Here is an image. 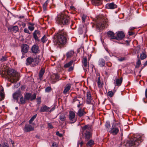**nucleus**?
<instances>
[{
  "mask_svg": "<svg viewBox=\"0 0 147 147\" xmlns=\"http://www.w3.org/2000/svg\"><path fill=\"white\" fill-rule=\"evenodd\" d=\"M3 77H7L9 81L11 83H14L19 80V74L13 69H5L2 73Z\"/></svg>",
  "mask_w": 147,
  "mask_h": 147,
  "instance_id": "f257e3e1",
  "label": "nucleus"
},
{
  "mask_svg": "<svg viewBox=\"0 0 147 147\" xmlns=\"http://www.w3.org/2000/svg\"><path fill=\"white\" fill-rule=\"evenodd\" d=\"M145 136L143 134L134 135L126 142V146L131 147L134 146H138L140 143L144 140Z\"/></svg>",
  "mask_w": 147,
  "mask_h": 147,
  "instance_id": "f03ea898",
  "label": "nucleus"
},
{
  "mask_svg": "<svg viewBox=\"0 0 147 147\" xmlns=\"http://www.w3.org/2000/svg\"><path fill=\"white\" fill-rule=\"evenodd\" d=\"M57 44L59 45L65 44L67 38V33L64 29L59 30L55 36Z\"/></svg>",
  "mask_w": 147,
  "mask_h": 147,
  "instance_id": "7ed1b4c3",
  "label": "nucleus"
},
{
  "mask_svg": "<svg viewBox=\"0 0 147 147\" xmlns=\"http://www.w3.org/2000/svg\"><path fill=\"white\" fill-rule=\"evenodd\" d=\"M41 61V59L39 55H37L36 57L33 58L31 57L27 58L26 60V64L27 65H30L32 67L38 65Z\"/></svg>",
  "mask_w": 147,
  "mask_h": 147,
  "instance_id": "20e7f679",
  "label": "nucleus"
},
{
  "mask_svg": "<svg viewBox=\"0 0 147 147\" xmlns=\"http://www.w3.org/2000/svg\"><path fill=\"white\" fill-rule=\"evenodd\" d=\"M69 19V17L67 15L61 14L57 17V22L60 24L67 25L70 22Z\"/></svg>",
  "mask_w": 147,
  "mask_h": 147,
  "instance_id": "39448f33",
  "label": "nucleus"
},
{
  "mask_svg": "<svg viewBox=\"0 0 147 147\" xmlns=\"http://www.w3.org/2000/svg\"><path fill=\"white\" fill-rule=\"evenodd\" d=\"M82 132L86 141H88L91 138L92 131L90 129H82Z\"/></svg>",
  "mask_w": 147,
  "mask_h": 147,
  "instance_id": "423d86ee",
  "label": "nucleus"
},
{
  "mask_svg": "<svg viewBox=\"0 0 147 147\" xmlns=\"http://www.w3.org/2000/svg\"><path fill=\"white\" fill-rule=\"evenodd\" d=\"M75 113L74 111H70L69 113V119L71 123H73L76 121V118L75 117Z\"/></svg>",
  "mask_w": 147,
  "mask_h": 147,
  "instance_id": "0eeeda50",
  "label": "nucleus"
},
{
  "mask_svg": "<svg viewBox=\"0 0 147 147\" xmlns=\"http://www.w3.org/2000/svg\"><path fill=\"white\" fill-rule=\"evenodd\" d=\"M36 95V94L35 93H34L33 95H32L30 93H27L26 94L24 98L26 100L32 101L35 99Z\"/></svg>",
  "mask_w": 147,
  "mask_h": 147,
  "instance_id": "6e6552de",
  "label": "nucleus"
},
{
  "mask_svg": "<svg viewBox=\"0 0 147 147\" xmlns=\"http://www.w3.org/2000/svg\"><path fill=\"white\" fill-rule=\"evenodd\" d=\"M83 68L84 70L87 71V70L89 69V63L87 62V58L86 57H84L83 58L82 61Z\"/></svg>",
  "mask_w": 147,
  "mask_h": 147,
  "instance_id": "1a4fd4ad",
  "label": "nucleus"
},
{
  "mask_svg": "<svg viewBox=\"0 0 147 147\" xmlns=\"http://www.w3.org/2000/svg\"><path fill=\"white\" fill-rule=\"evenodd\" d=\"M83 100V98L81 97H75L73 99V103H74L76 102V103H78V104L77 105V107L79 108L82 105V104L81 103V102Z\"/></svg>",
  "mask_w": 147,
  "mask_h": 147,
  "instance_id": "9d476101",
  "label": "nucleus"
},
{
  "mask_svg": "<svg viewBox=\"0 0 147 147\" xmlns=\"http://www.w3.org/2000/svg\"><path fill=\"white\" fill-rule=\"evenodd\" d=\"M116 36H115V39L118 40H122L125 36L124 33L122 31H118L117 32Z\"/></svg>",
  "mask_w": 147,
  "mask_h": 147,
  "instance_id": "9b49d317",
  "label": "nucleus"
},
{
  "mask_svg": "<svg viewBox=\"0 0 147 147\" xmlns=\"http://www.w3.org/2000/svg\"><path fill=\"white\" fill-rule=\"evenodd\" d=\"M53 109H51L50 108L46 105H44L43 106H42L40 107V109L39 110V111L40 112H51L52 111H53Z\"/></svg>",
  "mask_w": 147,
  "mask_h": 147,
  "instance_id": "f8f14e48",
  "label": "nucleus"
},
{
  "mask_svg": "<svg viewBox=\"0 0 147 147\" xmlns=\"http://www.w3.org/2000/svg\"><path fill=\"white\" fill-rule=\"evenodd\" d=\"M40 32L39 30H35L33 33V36L36 41L39 42L40 41L38 37H40Z\"/></svg>",
  "mask_w": 147,
  "mask_h": 147,
  "instance_id": "ddd939ff",
  "label": "nucleus"
},
{
  "mask_svg": "<svg viewBox=\"0 0 147 147\" xmlns=\"http://www.w3.org/2000/svg\"><path fill=\"white\" fill-rule=\"evenodd\" d=\"M29 46L26 44H23L21 46V51L22 53L24 54L28 52L29 49Z\"/></svg>",
  "mask_w": 147,
  "mask_h": 147,
  "instance_id": "4468645a",
  "label": "nucleus"
},
{
  "mask_svg": "<svg viewBox=\"0 0 147 147\" xmlns=\"http://www.w3.org/2000/svg\"><path fill=\"white\" fill-rule=\"evenodd\" d=\"M22 96L21 92L20 90L16 92L13 94V98L18 101L19 98Z\"/></svg>",
  "mask_w": 147,
  "mask_h": 147,
  "instance_id": "2eb2a0df",
  "label": "nucleus"
},
{
  "mask_svg": "<svg viewBox=\"0 0 147 147\" xmlns=\"http://www.w3.org/2000/svg\"><path fill=\"white\" fill-rule=\"evenodd\" d=\"M59 77L57 74H54L51 77V80L53 83H55L59 80Z\"/></svg>",
  "mask_w": 147,
  "mask_h": 147,
  "instance_id": "dca6fc26",
  "label": "nucleus"
},
{
  "mask_svg": "<svg viewBox=\"0 0 147 147\" xmlns=\"http://www.w3.org/2000/svg\"><path fill=\"white\" fill-rule=\"evenodd\" d=\"M87 100L86 102L87 104H91V101L92 98L91 97V93L89 91L86 94Z\"/></svg>",
  "mask_w": 147,
  "mask_h": 147,
  "instance_id": "f3484780",
  "label": "nucleus"
},
{
  "mask_svg": "<svg viewBox=\"0 0 147 147\" xmlns=\"http://www.w3.org/2000/svg\"><path fill=\"white\" fill-rule=\"evenodd\" d=\"M106 7L111 9H113L117 7V6L113 3L107 4L106 5Z\"/></svg>",
  "mask_w": 147,
  "mask_h": 147,
  "instance_id": "a211bd4d",
  "label": "nucleus"
},
{
  "mask_svg": "<svg viewBox=\"0 0 147 147\" xmlns=\"http://www.w3.org/2000/svg\"><path fill=\"white\" fill-rule=\"evenodd\" d=\"M32 52L36 54L39 51L38 46L36 45H34L31 49Z\"/></svg>",
  "mask_w": 147,
  "mask_h": 147,
  "instance_id": "6ab92c4d",
  "label": "nucleus"
},
{
  "mask_svg": "<svg viewBox=\"0 0 147 147\" xmlns=\"http://www.w3.org/2000/svg\"><path fill=\"white\" fill-rule=\"evenodd\" d=\"M107 35L108 38L110 40L112 39H115V36L114 33L112 31H109L107 32Z\"/></svg>",
  "mask_w": 147,
  "mask_h": 147,
  "instance_id": "aec40b11",
  "label": "nucleus"
},
{
  "mask_svg": "<svg viewBox=\"0 0 147 147\" xmlns=\"http://www.w3.org/2000/svg\"><path fill=\"white\" fill-rule=\"evenodd\" d=\"M71 84H67L65 87L64 90L63 91V93L64 94H66L68 92L71 88Z\"/></svg>",
  "mask_w": 147,
  "mask_h": 147,
  "instance_id": "412c9836",
  "label": "nucleus"
},
{
  "mask_svg": "<svg viewBox=\"0 0 147 147\" xmlns=\"http://www.w3.org/2000/svg\"><path fill=\"white\" fill-rule=\"evenodd\" d=\"M8 30L16 32L18 31L19 29L18 27L16 26L9 27L8 28Z\"/></svg>",
  "mask_w": 147,
  "mask_h": 147,
  "instance_id": "4be33fe9",
  "label": "nucleus"
},
{
  "mask_svg": "<svg viewBox=\"0 0 147 147\" xmlns=\"http://www.w3.org/2000/svg\"><path fill=\"white\" fill-rule=\"evenodd\" d=\"M122 78H121L120 79L117 78L115 80V83L116 85L118 86H120L122 82Z\"/></svg>",
  "mask_w": 147,
  "mask_h": 147,
  "instance_id": "5701e85b",
  "label": "nucleus"
},
{
  "mask_svg": "<svg viewBox=\"0 0 147 147\" xmlns=\"http://www.w3.org/2000/svg\"><path fill=\"white\" fill-rule=\"evenodd\" d=\"M86 113V112L84 110V109H80L78 111L77 114L78 116L81 117L84 115Z\"/></svg>",
  "mask_w": 147,
  "mask_h": 147,
  "instance_id": "b1692460",
  "label": "nucleus"
},
{
  "mask_svg": "<svg viewBox=\"0 0 147 147\" xmlns=\"http://www.w3.org/2000/svg\"><path fill=\"white\" fill-rule=\"evenodd\" d=\"M106 25L105 22V23L103 22L102 23V22L98 23L97 24V27L99 28L103 29L104 28Z\"/></svg>",
  "mask_w": 147,
  "mask_h": 147,
  "instance_id": "393cba45",
  "label": "nucleus"
},
{
  "mask_svg": "<svg viewBox=\"0 0 147 147\" xmlns=\"http://www.w3.org/2000/svg\"><path fill=\"white\" fill-rule=\"evenodd\" d=\"M92 3L93 5H98L102 4L101 0H91Z\"/></svg>",
  "mask_w": 147,
  "mask_h": 147,
  "instance_id": "a878e982",
  "label": "nucleus"
},
{
  "mask_svg": "<svg viewBox=\"0 0 147 147\" xmlns=\"http://www.w3.org/2000/svg\"><path fill=\"white\" fill-rule=\"evenodd\" d=\"M113 129H119L121 128L120 125V123L119 122H117V123L115 121L113 123Z\"/></svg>",
  "mask_w": 147,
  "mask_h": 147,
  "instance_id": "bb28decb",
  "label": "nucleus"
},
{
  "mask_svg": "<svg viewBox=\"0 0 147 147\" xmlns=\"http://www.w3.org/2000/svg\"><path fill=\"white\" fill-rule=\"evenodd\" d=\"M60 120L63 121H65L66 120L65 114L64 113H61L59 115Z\"/></svg>",
  "mask_w": 147,
  "mask_h": 147,
  "instance_id": "cd10ccee",
  "label": "nucleus"
},
{
  "mask_svg": "<svg viewBox=\"0 0 147 147\" xmlns=\"http://www.w3.org/2000/svg\"><path fill=\"white\" fill-rule=\"evenodd\" d=\"M94 144V141L92 140H90L86 144V146L87 147H92Z\"/></svg>",
  "mask_w": 147,
  "mask_h": 147,
  "instance_id": "c85d7f7f",
  "label": "nucleus"
},
{
  "mask_svg": "<svg viewBox=\"0 0 147 147\" xmlns=\"http://www.w3.org/2000/svg\"><path fill=\"white\" fill-rule=\"evenodd\" d=\"M3 89L2 87L0 86V101L2 100L4 98V94L3 93Z\"/></svg>",
  "mask_w": 147,
  "mask_h": 147,
  "instance_id": "c756f323",
  "label": "nucleus"
},
{
  "mask_svg": "<svg viewBox=\"0 0 147 147\" xmlns=\"http://www.w3.org/2000/svg\"><path fill=\"white\" fill-rule=\"evenodd\" d=\"M74 54V51H69L66 54L67 57V58H70L73 56Z\"/></svg>",
  "mask_w": 147,
  "mask_h": 147,
  "instance_id": "7c9ffc66",
  "label": "nucleus"
},
{
  "mask_svg": "<svg viewBox=\"0 0 147 147\" xmlns=\"http://www.w3.org/2000/svg\"><path fill=\"white\" fill-rule=\"evenodd\" d=\"M110 134H112L113 135H115L117 134L118 131V129H110L109 131H108Z\"/></svg>",
  "mask_w": 147,
  "mask_h": 147,
  "instance_id": "2f4dec72",
  "label": "nucleus"
},
{
  "mask_svg": "<svg viewBox=\"0 0 147 147\" xmlns=\"http://www.w3.org/2000/svg\"><path fill=\"white\" fill-rule=\"evenodd\" d=\"M99 66L100 67H103L105 65V61L103 59H101L99 60Z\"/></svg>",
  "mask_w": 147,
  "mask_h": 147,
  "instance_id": "473e14b6",
  "label": "nucleus"
},
{
  "mask_svg": "<svg viewBox=\"0 0 147 147\" xmlns=\"http://www.w3.org/2000/svg\"><path fill=\"white\" fill-rule=\"evenodd\" d=\"M98 78L97 84L99 88H101L102 86V83H101L100 80V76L99 74L98 75Z\"/></svg>",
  "mask_w": 147,
  "mask_h": 147,
  "instance_id": "72a5a7b5",
  "label": "nucleus"
},
{
  "mask_svg": "<svg viewBox=\"0 0 147 147\" xmlns=\"http://www.w3.org/2000/svg\"><path fill=\"white\" fill-rule=\"evenodd\" d=\"M45 72V70L42 68L40 70L39 74V77L40 79H42Z\"/></svg>",
  "mask_w": 147,
  "mask_h": 147,
  "instance_id": "f704fd0d",
  "label": "nucleus"
},
{
  "mask_svg": "<svg viewBox=\"0 0 147 147\" xmlns=\"http://www.w3.org/2000/svg\"><path fill=\"white\" fill-rule=\"evenodd\" d=\"M74 61L73 60H71L69 62L65 64L64 65V67L65 68H67L69 67L73 64Z\"/></svg>",
  "mask_w": 147,
  "mask_h": 147,
  "instance_id": "c9c22d12",
  "label": "nucleus"
},
{
  "mask_svg": "<svg viewBox=\"0 0 147 147\" xmlns=\"http://www.w3.org/2000/svg\"><path fill=\"white\" fill-rule=\"evenodd\" d=\"M49 2V0H47L43 4V9L44 11H45L46 10L47 7Z\"/></svg>",
  "mask_w": 147,
  "mask_h": 147,
  "instance_id": "e433bc0d",
  "label": "nucleus"
},
{
  "mask_svg": "<svg viewBox=\"0 0 147 147\" xmlns=\"http://www.w3.org/2000/svg\"><path fill=\"white\" fill-rule=\"evenodd\" d=\"M146 55L144 53H142L141 54L140 58L141 60H143L146 57Z\"/></svg>",
  "mask_w": 147,
  "mask_h": 147,
  "instance_id": "4c0bfd02",
  "label": "nucleus"
},
{
  "mask_svg": "<svg viewBox=\"0 0 147 147\" xmlns=\"http://www.w3.org/2000/svg\"><path fill=\"white\" fill-rule=\"evenodd\" d=\"M20 103L22 104H24L25 102V98H24L22 95L20 97Z\"/></svg>",
  "mask_w": 147,
  "mask_h": 147,
  "instance_id": "58836bf2",
  "label": "nucleus"
},
{
  "mask_svg": "<svg viewBox=\"0 0 147 147\" xmlns=\"http://www.w3.org/2000/svg\"><path fill=\"white\" fill-rule=\"evenodd\" d=\"M114 94V92H113L112 91H110L108 92L107 95L110 97H112L113 96Z\"/></svg>",
  "mask_w": 147,
  "mask_h": 147,
  "instance_id": "ea45409f",
  "label": "nucleus"
},
{
  "mask_svg": "<svg viewBox=\"0 0 147 147\" xmlns=\"http://www.w3.org/2000/svg\"><path fill=\"white\" fill-rule=\"evenodd\" d=\"M47 40V39L45 35H44L41 39V41L43 43H45Z\"/></svg>",
  "mask_w": 147,
  "mask_h": 147,
  "instance_id": "a19ab883",
  "label": "nucleus"
},
{
  "mask_svg": "<svg viewBox=\"0 0 147 147\" xmlns=\"http://www.w3.org/2000/svg\"><path fill=\"white\" fill-rule=\"evenodd\" d=\"M37 114H36L33 116L30 119L29 121V123H31L34 120L35 118L36 117Z\"/></svg>",
  "mask_w": 147,
  "mask_h": 147,
  "instance_id": "79ce46f5",
  "label": "nucleus"
},
{
  "mask_svg": "<svg viewBox=\"0 0 147 147\" xmlns=\"http://www.w3.org/2000/svg\"><path fill=\"white\" fill-rule=\"evenodd\" d=\"M137 57L138 58V60L136 63L137 66L138 67H139L141 65V61L139 58V55H138L137 56Z\"/></svg>",
  "mask_w": 147,
  "mask_h": 147,
  "instance_id": "37998d69",
  "label": "nucleus"
},
{
  "mask_svg": "<svg viewBox=\"0 0 147 147\" xmlns=\"http://www.w3.org/2000/svg\"><path fill=\"white\" fill-rule=\"evenodd\" d=\"M7 56H4L2 57V58L0 59V61H2V62L5 61L7 60Z\"/></svg>",
  "mask_w": 147,
  "mask_h": 147,
  "instance_id": "c03bdc74",
  "label": "nucleus"
},
{
  "mask_svg": "<svg viewBox=\"0 0 147 147\" xmlns=\"http://www.w3.org/2000/svg\"><path fill=\"white\" fill-rule=\"evenodd\" d=\"M51 90L52 89L51 87L49 86L47 87L45 89V92H51Z\"/></svg>",
  "mask_w": 147,
  "mask_h": 147,
  "instance_id": "a18cd8bd",
  "label": "nucleus"
},
{
  "mask_svg": "<svg viewBox=\"0 0 147 147\" xmlns=\"http://www.w3.org/2000/svg\"><path fill=\"white\" fill-rule=\"evenodd\" d=\"M82 22L83 23L85 22L86 19V16L85 15H83L82 16Z\"/></svg>",
  "mask_w": 147,
  "mask_h": 147,
  "instance_id": "49530a36",
  "label": "nucleus"
},
{
  "mask_svg": "<svg viewBox=\"0 0 147 147\" xmlns=\"http://www.w3.org/2000/svg\"><path fill=\"white\" fill-rule=\"evenodd\" d=\"M92 128V125H87L84 126L83 129H90Z\"/></svg>",
  "mask_w": 147,
  "mask_h": 147,
  "instance_id": "de8ad7c7",
  "label": "nucleus"
},
{
  "mask_svg": "<svg viewBox=\"0 0 147 147\" xmlns=\"http://www.w3.org/2000/svg\"><path fill=\"white\" fill-rule=\"evenodd\" d=\"M2 147H10L8 144L7 142L3 143L2 144Z\"/></svg>",
  "mask_w": 147,
  "mask_h": 147,
  "instance_id": "09e8293b",
  "label": "nucleus"
},
{
  "mask_svg": "<svg viewBox=\"0 0 147 147\" xmlns=\"http://www.w3.org/2000/svg\"><path fill=\"white\" fill-rule=\"evenodd\" d=\"M28 28V29L31 31H32L34 29V26H29Z\"/></svg>",
  "mask_w": 147,
  "mask_h": 147,
  "instance_id": "8fccbe9b",
  "label": "nucleus"
},
{
  "mask_svg": "<svg viewBox=\"0 0 147 147\" xmlns=\"http://www.w3.org/2000/svg\"><path fill=\"white\" fill-rule=\"evenodd\" d=\"M105 125L106 128H109L110 127V124L109 122V121L106 122Z\"/></svg>",
  "mask_w": 147,
  "mask_h": 147,
  "instance_id": "3c124183",
  "label": "nucleus"
},
{
  "mask_svg": "<svg viewBox=\"0 0 147 147\" xmlns=\"http://www.w3.org/2000/svg\"><path fill=\"white\" fill-rule=\"evenodd\" d=\"M56 135L59 137H61L63 136L62 134L60 133L58 131L56 132Z\"/></svg>",
  "mask_w": 147,
  "mask_h": 147,
  "instance_id": "603ef678",
  "label": "nucleus"
},
{
  "mask_svg": "<svg viewBox=\"0 0 147 147\" xmlns=\"http://www.w3.org/2000/svg\"><path fill=\"white\" fill-rule=\"evenodd\" d=\"M48 125L49 128L51 129H52L53 128L52 124L51 123H48Z\"/></svg>",
  "mask_w": 147,
  "mask_h": 147,
  "instance_id": "864d4df0",
  "label": "nucleus"
},
{
  "mask_svg": "<svg viewBox=\"0 0 147 147\" xmlns=\"http://www.w3.org/2000/svg\"><path fill=\"white\" fill-rule=\"evenodd\" d=\"M37 102L38 103L40 104L41 102V98L40 97H38L36 99Z\"/></svg>",
  "mask_w": 147,
  "mask_h": 147,
  "instance_id": "5fc2aeb1",
  "label": "nucleus"
},
{
  "mask_svg": "<svg viewBox=\"0 0 147 147\" xmlns=\"http://www.w3.org/2000/svg\"><path fill=\"white\" fill-rule=\"evenodd\" d=\"M24 32L26 33H28L29 34H30V33L29 32L28 29H27L26 28H25L24 30Z\"/></svg>",
  "mask_w": 147,
  "mask_h": 147,
  "instance_id": "6e6d98bb",
  "label": "nucleus"
},
{
  "mask_svg": "<svg viewBox=\"0 0 147 147\" xmlns=\"http://www.w3.org/2000/svg\"><path fill=\"white\" fill-rule=\"evenodd\" d=\"M52 147H58V145L55 142H54L52 144Z\"/></svg>",
  "mask_w": 147,
  "mask_h": 147,
  "instance_id": "4d7b16f0",
  "label": "nucleus"
},
{
  "mask_svg": "<svg viewBox=\"0 0 147 147\" xmlns=\"http://www.w3.org/2000/svg\"><path fill=\"white\" fill-rule=\"evenodd\" d=\"M118 60L119 61H121L125 60V57H121L118 59Z\"/></svg>",
  "mask_w": 147,
  "mask_h": 147,
  "instance_id": "13d9d810",
  "label": "nucleus"
},
{
  "mask_svg": "<svg viewBox=\"0 0 147 147\" xmlns=\"http://www.w3.org/2000/svg\"><path fill=\"white\" fill-rule=\"evenodd\" d=\"M34 129H24V132H28L30 131H31L33 130Z\"/></svg>",
  "mask_w": 147,
  "mask_h": 147,
  "instance_id": "bf43d9fd",
  "label": "nucleus"
},
{
  "mask_svg": "<svg viewBox=\"0 0 147 147\" xmlns=\"http://www.w3.org/2000/svg\"><path fill=\"white\" fill-rule=\"evenodd\" d=\"M84 144V142L83 141H79L78 144V145H80L81 146H82Z\"/></svg>",
  "mask_w": 147,
  "mask_h": 147,
  "instance_id": "052dcab7",
  "label": "nucleus"
},
{
  "mask_svg": "<svg viewBox=\"0 0 147 147\" xmlns=\"http://www.w3.org/2000/svg\"><path fill=\"white\" fill-rule=\"evenodd\" d=\"M74 69V67L71 66L68 69V71H70L73 70Z\"/></svg>",
  "mask_w": 147,
  "mask_h": 147,
  "instance_id": "680f3d73",
  "label": "nucleus"
},
{
  "mask_svg": "<svg viewBox=\"0 0 147 147\" xmlns=\"http://www.w3.org/2000/svg\"><path fill=\"white\" fill-rule=\"evenodd\" d=\"M128 34L129 36L133 35L134 34V33L132 32L129 31L128 32Z\"/></svg>",
  "mask_w": 147,
  "mask_h": 147,
  "instance_id": "e2e57ef3",
  "label": "nucleus"
},
{
  "mask_svg": "<svg viewBox=\"0 0 147 147\" xmlns=\"http://www.w3.org/2000/svg\"><path fill=\"white\" fill-rule=\"evenodd\" d=\"M28 24L30 25V26H33L34 25V23H31V22H29Z\"/></svg>",
  "mask_w": 147,
  "mask_h": 147,
  "instance_id": "0e129e2a",
  "label": "nucleus"
},
{
  "mask_svg": "<svg viewBox=\"0 0 147 147\" xmlns=\"http://www.w3.org/2000/svg\"><path fill=\"white\" fill-rule=\"evenodd\" d=\"M70 8L71 9L74 10L75 9V8L73 6H71L70 7Z\"/></svg>",
  "mask_w": 147,
  "mask_h": 147,
  "instance_id": "69168bd1",
  "label": "nucleus"
},
{
  "mask_svg": "<svg viewBox=\"0 0 147 147\" xmlns=\"http://www.w3.org/2000/svg\"><path fill=\"white\" fill-rule=\"evenodd\" d=\"M135 28V27H131L130 28V30H134Z\"/></svg>",
  "mask_w": 147,
  "mask_h": 147,
  "instance_id": "338daca9",
  "label": "nucleus"
},
{
  "mask_svg": "<svg viewBox=\"0 0 147 147\" xmlns=\"http://www.w3.org/2000/svg\"><path fill=\"white\" fill-rule=\"evenodd\" d=\"M10 141L11 143V144H12L13 145L14 144V142L11 139H10Z\"/></svg>",
  "mask_w": 147,
  "mask_h": 147,
  "instance_id": "774afa93",
  "label": "nucleus"
}]
</instances>
